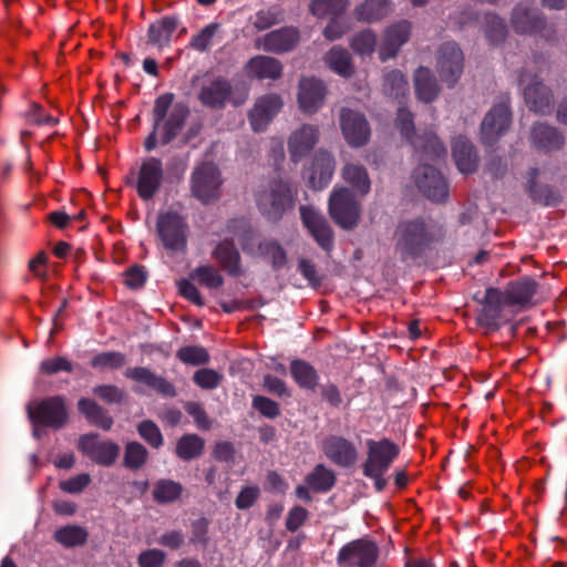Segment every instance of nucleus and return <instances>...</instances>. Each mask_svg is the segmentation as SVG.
<instances>
[{
	"label": "nucleus",
	"instance_id": "1",
	"mask_svg": "<svg viewBox=\"0 0 567 567\" xmlns=\"http://www.w3.org/2000/svg\"><path fill=\"white\" fill-rule=\"evenodd\" d=\"M536 288V281L528 277L512 281L505 290L488 288L485 293V302L478 315L480 324L497 329L509 321L515 315L513 308L527 306L532 301Z\"/></svg>",
	"mask_w": 567,
	"mask_h": 567
},
{
	"label": "nucleus",
	"instance_id": "2",
	"mask_svg": "<svg viewBox=\"0 0 567 567\" xmlns=\"http://www.w3.org/2000/svg\"><path fill=\"white\" fill-rule=\"evenodd\" d=\"M367 457L362 463V473L373 481L374 488L382 492L388 484L386 472L400 454L399 445L390 439H369L365 442Z\"/></svg>",
	"mask_w": 567,
	"mask_h": 567
},
{
	"label": "nucleus",
	"instance_id": "3",
	"mask_svg": "<svg viewBox=\"0 0 567 567\" xmlns=\"http://www.w3.org/2000/svg\"><path fill=\"white\" fill-rule=\"evenodd\" d=\"M396 126L402 137L414 147L420 161L423 158L434 161L445 156L446 150L435 134H415L412 114L403 107L398 110Z\"/></svg>",
	"mask_w": 567,
	"mask_h": 567
},
{
	"label": "nucleus",
	"instance_id": "4",
	"mask_svg": "<svg viewBox=\"0 0 567 567\" xmlns=\"http://www.w3.org/2000/svg\"><path fill=\"white\" fill-rule=\"evenodd\" d=\"M156 231L163 248L171 255L186 251L188 225L179 213L162 212L157 217Z\"/></svg>",
	"mask_w": 567,
	"mask_h": 567
},
{
	"label": "nucleus",
	"instance_id": "5",
	"mask_svg": "<svg viewBox=\"0 0 567 567\" xmlns=\"http://www.w3.org/2000/svg\"><path fill=\"white\" fill-rule=\"evenodd\" d=\"M432 239V234L423 221H404L395 231V249L403 259L414 258Z\"/></svg>",
	"mask_w": 567,
	"mask_h": 567
},
{
	"label": "nucleus",
	"instance_id": "6",
	"mask_svg": "<svg viewBox=\"0 0 567 567\" xmlns=\"http://www.w3.org/2000/svg\"><path fill=\"white\" fill-rule=\"evenodd\" d=\"M260 212L269 219H278L295 205L292 187L284 182H275L269 189L260 190L256 195Z\"/></svg>",
	"mask_w": 567,
	"mask_h": 567
},
{
	"label": "nucleus",
	"instance_id": "7",
	"mask_svg": "<svg viewBox=\"0 0 567 567\" xmlns=\"http://www.w3.org/2000/svg\"><path fill=\"white\" fill-rule=\"evenodd\" d=\"M332 219L342 228L350 229L358 223L360 204L348 188L334 189L329 200Z\"/></svg>",
	"mask_w": 567,
	"mask_h": 567
},
{
	"label": "nucleus",
	"instance_id": "8",
	"mask_svg": "<svg viewBox=\"0 0 567 567\" xmlns=\"http://www.w3.org/2000/svg\"><path fill=\"white\" fill-rule=\"evenodd\" d=\"M379 548L368 539H357L344 545L338 554L341 567H377Z\"/></svg>",
	"mask_w": 567,
	"mask_h": 567
},
{
	"label": "nucleus",
	"instance_id": "9",
	"mask_svg": "<svg viewBox=\"0 0 567 567\" xmlns=\"http://www.w3.org/2000/svg\"><path fill=\"white\" fill-rule=\"evenodd\" d=\"M220 184L219 172L213 163H203L193 173L192 192L205 204L218 198Z\"/></svg>",
	"mask_w": 567,
	"mask_h": 567
},
{
	"label": "nucleus",
	"instance_id": "10",
	"mask_svg": "<svg viewBox=\"0 0 567 567\" xmlns=\"http://www.w3.org/2000/svg\"><path fill=\"white\" fill-rule=\"evenodd\" d=\"M29 416L33 423L61 427L68 417L64 400L53 396L28 406Z\"/></svg>",
	"mask_w": 567,
	"mask_h": 567
},
{
	"label": "nucleus",
	"instance_id": "11",
	"mask_svg": "<svg viewBox=\"0 0 567 567\" xmlns=\"http://www.w3.org/2000/svg\"><path fill=\"white\" fill-rule=\"evenodd\" d=\"M164 177L162 162L150 157L142 162L137 172L136 190L138 196L148 200L159 190Z\"/></svg>",
	"mask_w": 567,
	"mask_h": 567
},
{
	"label": "nucleus",
	"instance_id": "12",
	"mask_svg": "<svg viewBox=\"0 0 567 567\" xmlns=\"http://www.w3.org/2000/svg\"><path fill=\"white\" fill-rule=\"evenodd\" d=\"M80 451L93 462L109 466L118 456V445L111 441H101L96 434H85L79 440Z\"/></svg>",
	"mask_w": 567,
	"mask_h": 567
},
{
	"label": "nucleus",
	"instance_id": "13",
	"mask_svg": "<svg viewBox=\"0 0 567 567\" xmlns=\"http://www.w3.org/2000/svg\"><path fill=\"white\" fill-rule=\"evenodd\" d=\"M415 182L420 190L433 202H442L447 196V185L433 166L423 164L415 169Z\"/></svg>",
	"mask_w": 567,
	"mask_h": 567
},
{
	"label": "nucleus",
	"instance_id": "14",
	"mask_svg": "<svg viewBox=\"0 0 567 567\" xmlns=\"http://www.w3.org/2000/svg\"><path fill=\"white\" fill-rule=\"evenodd\" d=\"M319 141V130L316 125L303 124L291 132L288 137L290 159L298 163L305 158Z\"/></svg>",
	"mask_w": 567,
	"mask_h": 567
},
{
	"label": "nucleus",
	"instance_id": "15",
	"mask_svg": "<svg viewBox=\"0 0 567 567\" xmlns=\"http://www.w3.org/2000/svg\"><path fill=\"white\" fill-rule=\"evenodd\" d=\"M525 101L529 109L536 113H546L551 105V95L548 90L538 81L537 75L524 72L519 78Z\"/></svg>",
	"mask_w": 567,
	"mask_h": 567
},
{
	"label": "nucleus",
	"instance_id": "16",
	"mask_svg": "<svg viewBox=\"0 0 567 567\" xmlns=\"http://www.w3.org/2000/svg\"><path fill=\"white\" fill-rule=\"evenodd\" d=\"M300 214L305 227L319 246L324 250H330L333 245V237L326 218L310 206H301Z\"/></svg>",
	"mask_w": 567,
	"mask_h": 567
},
{
	"label": "nucleus",
	"instance_id": "17",
	"mask_svg": "<svg viewBox=\"0 0 567 567\" xmlns=\"http://www.w3.org/2000/svg\"><path fill=\"white\" fill-rule=\"evenodd\" d=\"M437 68L443 81L453 85L460 78L463 69V53L454 43L444 44L437 59Z\"/></svg>",
	"mask_w": 567,
	"mask_h": 567
},
{
	"label": "nucleus",
	"instance_id": "18",
	"mask_svg": "<svg viewBox=\"0 0 567 567\" xmlns=\"http://www.w3.org/2000/svg\"><path fill=\"white\" fill-rule=\"evenodd\" d=\"M341 130L346 141L352 146H361L370 137V127L363 115L351 110L341 114Z\"/></svg>",
	"mask_w": 567,
	"mask_h": 567
},
{
	"label": "nucleus",
	"instance_id": "19",
	"mask_svg": "<svg viewBox=\"0 0 567 567\" xmlns=\"http://www.w3.org/2000/svg\"><path fill=\"white\" fill-rule=\"evenodd\" d=\"M326 86L315 78H305L299 83L298 103L306 114L316 113L323 104Z\"/></svg>",
	"mask_w": 567,
	"mask_h": 567
},
{
	"label": "nucleus",
	"instance_id": "20",
	"mask_svg": "<svg viewBox=\"0 0 567 567\" xmlns=\"http://www.w3.org/2000/svg\"><path fill=\"white\" fill-rule=\"evenodd\" d=\"M324 455L334 464L349 467L357 462L358 451L350 441L341 436H329L323 441Z\"/></svg>",
	"mask_w": 567,
	"mask_h": 567
},
{
	"label": "nucleus",
	"instance_id": "21",
	"mask_svg": "<svg viewBox=\"0 0 567 567\" xmlns=\"http://www.w3.org/2000/svg\"><path fill=\"white\" fill-rule=\"evenodd\" d=\"M511 123V112L507 102L495 105L482 123V140L492 143L505 132Z\"/></svg>",
	"mask_w": 567,
	"mask_h": 567
},
{
	"label": "nucleus",
	"instance_id": "22",
	"mask_svg": "<svg viewBox=\"0 0 567 567\" xmlns=\"http://www.w3.org/2000/svg\"><path fill=\"white\" fill-rule=\"evenodd\" d=\"M282 101L279 95L268 94L257 100L249 114L251 127L255 132L262 131L280 111Z\"/></svg>",
	"mask_w": 567,
	"mask_h": 567
},
{
	"label": "nucleus",
	"instance_id": "23",
	"mask_svg": "<svg viewBox=\"0 0 567 567\" xmlns=\"http://www.w3.org/2000/svg\"><path fill=\"white\" fill-rule=\"evenodd\" d=\"M334 161L331 154L320 151L316 154L312 172L309 176V185L315 189L326 187L333 175Z\"/></svg>",
	"mask_w": 567,
	"mask_h": 567
},
{
	"label": "nucleus",
	"instance_id": "24",
	"mask_svg": "<svg viewBox=\"0 0 567 567\" xmlns=\"http://www.w3.org/2000/svg\"><path fill=\"white\" fill-rule=\"evenodd\" d=\"M410 29V23L402 21L386 30L383 43L380 48V58L382 61L395 55L399 48L408 41Z\"/></svg>",
	"mask_w": 567,
	"mask_h": 567
},
{
	"label": "nucleus",
	"instance_id": "25",
	"mask_svg": "<svg viewBox=\"0 0 567 567\" xmlns=\"http://www.w3.org/2000/svg\"><path fill=\"white\" fill-rule=\"evenodd\" d=\"M125 375L136 382L143 383V384L150 386L151 389L155 390L156 392H158L163 395H167V396L175 395V388L172 383H169L164 378L154 374L152 371H150L146 368L128 369L126 371Z\"/></svg>",
	"mask_w": 567,
	"mask_h": 567
},
{
	"label": "nucleus",
	"instance_id": "26",
	"mask_svg": "<svg viewBox=\"0 0 567 567\" xmlns=\"http://www.w3.org/2000/svg\"><path fill=\"white\" fill-rule=\"evenodd\" d=\"M297 42L298 32L292 28H287L266 34L260 47L266 51L285 52L291 50Z\"/></svg>",
	"mask_w": 567,
	"mask_h": 567
},
{
	"label": "nucleus",
	"instance_id": "27",
	"mask_svg": "<svg viewBox=\"0 0 567 567\" xmlns=\"http://www.w3.org/2000/svg\"><path fill=\"white\" fill-rule=\"evenodd\" d=\"M229 93L230 86L227 81L218 78L203 85L199 93V100L206 106L219 107L224 105Z\"/></svg>",
	"mask_w": 567,
	"mask_h": 567
},
{
	"label": "nucleus",
	"instance_id": "28",
	"mask_svg": "<svg viewBox=\"0 0 567 567\" xmlns=\"http://www.w3.org/2000/svg\"><path fill=\"white\" fill-rule=\"evenodd\" d=\"M247 73L257 79H271L275 80L280 76L282 68L278 60L257 55L249 60L246 66Z\"/></svg>",
	"mask_w": 567,
	"mask_h": 567
},
{
	"label": "nucleus",
	"instance_id": "29",
	"mask_svg": "<svg viewBox=\"0 0 567 567\" xmlns=\"http://www.w3.org/2000/svg\"><path fill=\"white\" fill-rule=\"evenodd\" d=\"M453 156L461 173L468 174L476 168V155L467 138L460 136L453 142Z\"/></svg>",
	"mask_w": 567,
	"mask_h": 567
},
{
	"label": "nucleus",
	"instance_id": "30",
	"mask_svg": "<svg viewBox=\"0 0 567 567\" xmlns=\"http://www.w3.org/2000/svg\"><path fill=\"white\" fill-rule=\"evenodd\" d=\"M513 27L519 33H534L539 31L544 22L538 14L528 8L517 7L513 12Z\"/></svg>",
	"mask_w": 567,
	"mask_h": 567
},
{
	"label": "nucleus",
	"instance_id": "31",
	"mask_svg": "<svg viewBox=\"0 0 567 567\" xmlns=\"http://www.w3.org/2000/svg\"><path fill=\"white\" fill-rule=\"evenodd\" d=\"M79 411L86 417V420L103 430H110L113 420L105 410L99 406L90 399H81L78 403Z\"/></svg>",
	"mask_w": 567,
	"mask_h": 567
},
{
	"label": "nucleus",
	"instance_id": "32",
	"mask_svg": "<svg viewBox=\"0 0 567 567\" xmlns=\"http://www.w3.org/2000/svg\"><path fill=\"white\" fill-rule=\"evenodd\" d=\"M176 28V19L165 17L150 25L148 40L154 45L164 47L171 41Z\"/></svg>",
	"mask_w": 567,
	"mask_h": 567
},
{
	"label": "nucleus",
	"instance_id": "33",
	"mask_svg": "<svg viewBox=\"0 0 567 567\" xmlns=\"http://www.w3.org/2000/svg\"><path fill=\"white\" fill-rule=\"evenodd\" d=\"M532 138L536 147L547 151L559 148L564 143L561 134L556 128L544 124L534 126Z\"/></svg>",
	"mask_w": 567,
	"mask_h": 567
},
{
	"label": "nucleus",
	"instance_id": "34",
	"mask_svg": "<svg viewBox=\"0 0 567 567\" xmlns=\"http://www.w3.org/2000/svg\"><path fill=\"white\" fill-rule=\"evenodd\" d=\"M216 260L223 269L230 275H238L239 269V254L230 241H223L217 246L214 251Z\"/></svg>",
	"mask_w": 567,
	"mask_h": 567
},
{
	"label": "nucleus",
	"instance_id": "35",
	"mask_svg": "<svg viewBox=\"0 0 567 567\" xmlns=\"http://www.w3.org/2000/svg\"><path fill=\"white\" fill-rule=\"evenodd\" d=\"M415 92L420 101L431 102L437 95V85L426 68L417 69L414 78Z\"/></svg>",
	"mask_w": 567,
	"mask_h": 567
},
{
	"label": "nucleus",
	"instance_id": "36",
	"mask_svg": "<svg viewBox=\"0 0 567 567\" xmlns=\"http://www.w3.org/2000/svg\"><path fill=\"white\" fill-rule=\"evenodd\" d=\"M390 10L389 0H367L355 9V17L361 21L372 22L386 16Z\"/></svg>",
	"mask_w": 567,
	"mask_h": 567
},
{
	"label": "nucleus",
	"instance_id": "37",
	"mask_svg": "<svg viewBox=\"0 0 567 567\" xmlns=\"http://www.w3.org/2000/svg\"><path fill=\"white\" fill-rule=\"evenodd\" d=\"M326 63L337 74L348 78L352 74L353 68L351 58L347 50L341 48H332L324 58Z\"/></svg>",
	"mask_w": 567,
	"mask_h": 567
},
{
	"label": "nucleus",
	"instance_id": "38",
	"mask_svg": "<svg viewBox=\"0 0 567 567\" xmlns=\"http://www.w3.org/2000/svg\"><path fill=\"white\" fill-rule=\"evenodd\" d=\"M342 177L362 196L369 193L370 179L364 167L355 164H347L342 171Z\"/></svg>",
	"mask_w": 567,
	"mask_h": 567
},
{
	"label": "nucleus",
	"instance_id": "39",
	"mask_svg": "<svg viewBox=\"0 0 567 567\" xmlns=\"http://www.w3.org/2000/svg\"><path fill=\"white\" fill-rule=\"evenodd\" d=\"M334 482L333 472L321 464L306 477V483L315 492H328L333 487Z\"/></svg>",
	"mask_w": 567,
	"mask_h": 567
},
{
	"label": "nucleus",
	"instance_id": "40",
	"mask_svg": "<svg viewBox=\"0 0 567 567\" xmlns=\"http://www.w3.org/2000/svg\"><path fill=\"white\" fill-rule=\"evenodd\" d=\"M290 372L299 386L305 389H313L317 385V373L315 369L307 362L301 360L292 361Z\"/></svg>",
	"mask_w": 567,
	"mask_h": 567
},
{
	"label": "nucleus",
	"instance_id": "41",
	"mask_svg": "<svg viewBox=\"0 0 567 567\" xmlns=\"http://www.w3.org/2000/svg\"><path fill=\"white\" fill-rule=\"evenodd\" d=\"M54 538L64 547H74L86 542L87 533L84 528L76 525H68L59 528L54 533Z\"/></svg>",
	"mask_w": 567,
	"mask_h": 567
},
{
	"label": "nucleus",
	"instance_id": "42",
	"mask_svg": "<svg viewBox=\"0 0 567 567\" xmlns=\"http://www.w3.org/2000/svg\"><path fill=\"white\" fill-rule=\"evenodd\" d=\"M189 277L193 281H196L208 289H217L224 282L221 275L209 265L195 268L190 272Z\"/></svg>",
	"mask_w": 567,
	"mask_h": 567
},
{
	"label": "nucleus",
	"instance_id": "43",
	"mask_svg": "<svg viewBox=\"0 0 567 567\" xmlns=\"http://www.w3.org/2000/svg\"><path fill=\"white\" fill-rule=\"evenodd\" d=\"M204 447V441L195 435H184L177 443L176 453L183 460H190L198 456Z\"/></svg>",
	"mask_w": 567,
	"mask_h": 567
},
{
	"label": "nucleus",
	"instance_id": "44",
	"mask_svg": "<svg viewBox=\"0 0 567 567\" xmlns=\"http://www.w3.org/2000/svg\"><path fill=\"white\" fill-rule=\"evenodd\" d=\"M383 90L386 95L399 99L406 95L409 85L400 71H392L385 75Z\"/></svg>",
	"mask_w": 567,
	"mask_h": 567
},
{
	"label": "nucleus",
	"instance_id": "45",
	"mask_svg": "<svg viewBox=\"0 0 567 567\" xmlns=\"http://www.w3.org/2000/svg\"><path fill=\"white\" fill-rule=\"evenodd\" d=\"M348 0H315L311 4V12L319 17L337 16L347 8Z\"/></svg>",
	"mask_w": 567,
	"mask_h": 567
},
{
	"label": "nucleus",
	"instance_id": "46",
	"mask_svg": "<svg viewBox=\"0 0 567 567\" xmlns=\"http://www.w3.org/2000/svg\"><path fill=\"white\" fill-rule=\"evenodd\" d=\"M186 112L184 109H174L169 114L168 118L163 123L162 142L168 143L173 137L176 136L182 127Z\"/></svg>",
	"mask_w": 567,
	"mask_h": 567
},
{
	"label": "nucleus",
	"instance_id": "47",
	"mask_svg": "<svg viewBox=\"0 0 567 567\" xmlns=\"http://www.w3.org/2000/svg\"><path fill=\"white\" fill-rule=\"evenodd\" d=\"M182 493V486L173 481H159L154 487V498L158 502H173Z\"/></svg>",
	"mask_w": 567,
	"mask_h": 567
},
{
	"label": "nucleus",
	"instance_id": "48",
	"mask_svg": "<svg viewBox=\"0 0 567 567\" xmlns=\"http://www.w3.org/2000/svg\"><path fill=\"white\" fill-rule=\"evenodd\" d=\"M125 363V357L115 351L102 352L93 357L91 364L96 369H118Z\"/></svg>",
	"mask_w": 567,
	"mask_h": 567
},
{
	"label": "nucleus",
	"instance_id": "49",
	"mask_svg": "<svg viewBox=\"0 0 567 567\" xmlns=\"http://www.w3.org/2000/svg\"><path fill=\"white\" fill-rule=\"evenodd\" d=\"M147 457L146 449L136 442L128 443L125 449L124 463L126 467L138 468Z\"/></svg>",
	"mask_w": 567,
	"mask_h": 567
},
{
	"label": "nucleus",
	"instance_id": "50",
	"mask_svg": "<svg viewBox=\"0 0 567 567\" xmlns=\"http://www.w3.org/2000/svg\"><path fill=\"white\" fill-rule=\"evenodd\" d=\"M177 358L188 364H202L207 362L208 354L202 347H184L177 351Z\"/></svg>",
	"mask_w": 567,
	"mask_h": 567
},
{
	"label": "nucleus",
	"instance_id": "51",
	"mask_svg": "<svg viewBox=\"0 0 567 567\" xmlns=\"http://www.w3.org/2000/svg\"><path fill=\"white\" fill-rule=\"evenodd\" d=\"M351 47L361 55L370 54L375 47V35L370 30L362 31L352 39Z\"/></svg>",
	"mask_w": 567,
	"mask_h": 567
},
{
	"label": "nucleus",
	"instance_id": "52",
	"mask_svg": "<svg viewBox=\"0 0 567 567\" xmlns=\"http://www.w3.org/2000/svg\"><path fill=\"white\" fill-rule=\"evenodd\" d=\"M140 435L153 447H159L163 444V436L158 426L152 421H144L138 425Z\"/></svg>",
	"mask_w": 567,
	"mask_h": 567
},
{
	"label": "nucleus",
	"instance_id": "53",
	"mask_svg": "<svg viewBox=\"0 0 567 567\" xmlns=\"http://www.w3.org/2000/svg\"><path fill=\"white\" fill-rule=\"evenodd\" d=\"M218 28L216 23L206 25L199 33L193 37L190 42L192 47L199 51L206 50L212 44V40Z\"/></svg>",
	"mask_w": 567,
	"mask_h": 567
},
{
	"label": "nucleus",
	"instance_id": "54",
	"mask_svg": "<svg viewBox=\"0 0 567 567\" xmlns=\"http://www.w3.org/2000/svg\"><path fill=\"white\" fill-rule=\"evenodd\" d=\"M220 380L221 375L210 369H200L194 374V382L202 389H215Z\"/></svg>",
	"mask_w": 567,
	"mask_h": 567
},
{
	"label": "nucleus",
	"instance_id": "55",
	"mask_svg": "<svg viewBox=\"0 0 567 567\" xmlns=\"http://www.w3.org/2000/svg\"><path fill=\"white\" fill-rule=\"evenodd\" d=\"M259 251L261 255L268 256L275 267H280L286 261L284 249L276 243L265 241L259 244Z\"/></svg>",
	"mask_w": 567,
	"mask_h": 567
},
{
	"label": "nucleus",
	"instance_id": "56",
	"mask_svg": "<svg viewBox=\"0 0 567 567\" xmlns=\"http://www.w3.org/2000/svg\"><path fill=\"white\" fill-rule=\"evenodd\" d=\"M173 94H163L161 96H158L155 101V105H154V124H155V130H159L161 128V124L162 122H164V118L173 103Z\"/></svg>",
	"mask_w": 567,
	"mask_h": 567
},
{
	"label": "nucleus",
	"instance_id": "57",
	"mask_svg": "<svg viewBox=\"0 0 567 567\" xmlns=\"http://www.w3.org/2000/svg\"><path fill=\"white\" fill-rule=\"evenodd\" d=\"M177 288L181 296L190 301L192 303L202 307L204 299L196 288V286L188 279H181L177 281Z\"/></svg>",
	"mask_w": 567,
	"mask_h": 567
},
{
	"label": "nucleus",
	"instance_id": "58",
	"mask_svg": "<svg viewBox=\"0 0 567 567\" xmlns=\"http://www.w3.org/2000/svg\"><path fill=\"white\" fill-rule=\"evenodd\" d=\"M72 363L64 357H55L41 362V371L45 374H53L60 371L71 372Z\"/></svg>",
	"mask_w": 567,
	"mask_h": 567
},
{
	"label": "nucleus",
	"instance_id": "59",
	"mask_svg": "<svg viewBox=\"0 0 567 567\" xmlns=\"http://www.w3.org/2000/svg\"><path fill=\"white\" fill-rule=\"evenodd\" d=\"M485 21H486L485 33H486V37L492 42H496L504 38L505 24L498 17L493 16V14H487L485 17Z\"/></svg>",
	"mask_w": 567,
	"mask_h": 567
},
{
	"label": "nucleus",
	"instance_id": "60",
	"mask_svg": "<svg viewBox=\"0 0 567 567\" xmlns=\"http://www.w3.org/2000/svg\"><path fill=\"white\" fill-rule=\"evenodd\" d=\"M252 406L267 417H276L279 414L278 404L275 401L261 395L254 398Z\"/></svg>",
	"mask_w": 567,
	"mask_h": 567
},
{
	"label": "nucleus",
	"instance_id": "61",
	"mask_svg": "<svg viewBox=\"0 0 567 567\" xmlns=\"http://www.w3.org/2000/svg\"><path fill=\"white\" fill-rule=\"evenodd\" d=\"M165 561V554L159 549H148L138 556L140 567H161Z\"/></svg>",
	"mask_w": 567,
	"mask_h": 567
},
{
	"label": "nucleus",
	"instance_id": "62",
	"mask_svg": "<svg viewBox=\"0 0 567 567\" xmlns=\"http://www.w3.org/2000/svg\"><path fill=\"white\" fill-rule=\"evenodd\" d=\"M308 518V511L301 506L292 507L286 518V527L290 532H296Z\"/></svg>",
	"mask_w": 567,
	"mask_h": 567
},
{
	"label": "nucleus",
	"instance_id": "63",
	"mask_svg": "<svg viewBox=\"0 0 567 567\" xmlns=\"http://www.w3.org/2000/svg\"><path fill=\"white\" fill-rule=\"evenodd\" d=\"M259 496L257 486H246L238 494L235 504L239 509H247L254 505Z\"/></svg>",
	"mask_w": 567,
	"mask_h": 567
},
{
	"label": "nucleus",
	"instance_id": "64",
	"mask_svg": "<svg viewBox=\"0 0 567 567\" xmlns=\"http://www.w3.org/2000/svg\"><path fill=\"white\" fill-rule=\"evenodd\" d=\"M185 410L193 416L198 429H209L210 422L200 404L196 402H187L185 404Z\"/></svg>",
	"mask_w": 567,
	"mask_h": 567
}]
</instances>
